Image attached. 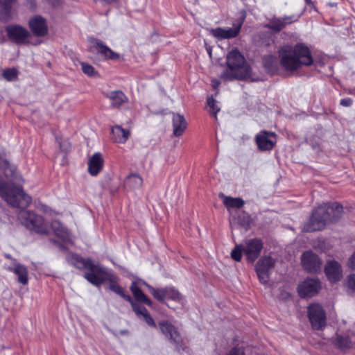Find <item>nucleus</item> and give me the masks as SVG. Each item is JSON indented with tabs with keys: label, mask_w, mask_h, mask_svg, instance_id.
Returning <instances> with one entry per match:
<instances>
[{
	"label": "nucleus",
	"mask_w": 355,
	"mask_h": 355,
	"mask_svg": "<svg viewBox=\"0 0 355 355\" xmlns=\"http://www.w3.org/2000/svg\"><path fill=\"white\" fill-rule=\"evenodd\" d=\"M278 53L281 67L289 71H296L303 66H310L313 62L309 48L303 43L283 46Z\"/></svg>",
	"instance_id": "nucleus-1"
},
{
	"label": "nucleus",
	"mask_w": 355,
	"mask_h": 355,
	"mask_svg": "<svg viewBox=\"0 0 355 355\" xmlns=\"http://www.w3.org/2000/svg\"><path fill=\"white\" fill-rule=\"evenodd\" d=\"M343 212V207L336 202L323 204L318 207L312 213L303 230L306 232L318 231L329 222L336 220Z\"/></svg>",
	"instance_id": "nucleus-2"
},
{
	"label": "nucleus",
	"mask_w": 355,
	"mask_h": 355,
	"mask_svg": "<svg viewBox=\"0 0 355 355\" xmlns=\"http://www.w3.org/2000/svg\"><path fill=\"white\" fill-rule=\"evenodd\" d=\"M228 68L222 73V78L225 80L234 78L245 79L251 74V69L246 63L244 57L237 50L233 49L227 55Z\"/></svg>",
	"instance_id": "nucleus-3"
},
{
	"label": "nucleus",
	"mask_w": 355,
	"mask_h": 355,
	"mask_svg": "<svg viewBox=\"0 0 355 355\" xmlns=\"http://www.w3.org/2000/svg\"><path fill=\"white\" fill-rule=\"evenodd\" d=\"M71 261L76 268L87 270L84 277L94 286L101 285L110 277L105 268L95 264L90 259H85L78 255H72Z\"/></svg>",
	"instance_id": "nucleus-4"
},
{
	"label": "nucleus",
	"mask_w": 355,
	"mask_h": 355,
	"mask_svg": "<svg viewBox=\"0 0 355 355\" xmlns=\"http://www.w3.org/2000/svg\"><path fill=\"white\" fill-rule=\"evenodd\" d=\"M263 245L259 239H247L243 244L235 246L231 252V257L234 260L239 261L243 254L248 261L254 262L260 255Z\"/></svg>",
	"instance_id": "nucleus-5"
},
{
	"label": "nucleus",
	"mask_w": 355,
	"mask_h": 355,
	"mask_svg": "<svg viewBox=\"0 0 355 355\" xmlns=\"http://www.w3.org/2000/svg\"><path fill=\"white\" fill-rule=\"evenodd\" d=\"M0 196L15 207H24L31 202V198L20 187H12L0 179Z\"/></svg>",
	"instance_id": "nucleus-6"
},
{
	"label": "nucleus",
	"mask_w": 355,
	"mask_h": 355,
	"mask_svg": "<svg viewBox=\"0 0 355 355\" xmlns=\"http://www.w3.org/2000/svg\"><path fill=\"white\" fill-rule=\"evenodd\" d=\"M21 223L28 230L40 234H48L49 225L44 217L33 211L21 210L18 215Z\"/></svg>",
	"instance_id": "nucleus-7"
},
{
	"label": "nucleus",
	"mask_w": 355,
	"mask_h": 355,
	"mask_svg": "<svg viewBox=\"0 0 355 355\" xmlns=\"http://www.w3.org/2000/svg\"><path fill=\"white\" fill-rule=\"evenodd\" d=\"M110 289L123 297L125 300L130 303L132 308L135 313L139 317H142L144 320L149 325L153 327H156V324L153 318L149 314L147 309L134 302L129 295H126L124 293L123 289L116 283L111 282L110 285Z\"/></svg>",
	"instance_id": "nucleus-8"
},
{
	"label": "nucleus",
	"mask_w": 355,
	"mask_h": 355,
	"mask_svg": "<svg viewBox=\"0 0 355 355\" xmlns=\"http://www.w3.org/2000/svg\"><path fill=\"white\" fill-rule=\"evenodd\" d=\"M308 317L315 329H321L326 325V313L319 304H312L308 307Z\"/></svg>",
	"instance_id": "nucleus-9"
},
{
	"label": "nucleus",
	"mask_w": 355,
	"mask_h": 355,
	"mask_svg": "<svg viewBox=\"0 0 355 355\" xmlns=\"http://www.w3.org/2000/svg\"><path fill=\"white\" fill-rule=\"evenodd\" d=\"M6 31L8 38L17 44L26 43L30 37L28 30L19 25H9Z\"/></svg>",
	"instance_id": "nucleus-10"
},
{
	"label": "nucleus",
	"mask_w": 355,
	"mask_h": 355,
	"mask_svg": "<svg viewBox=\"0 0 355 355\" xmlns=\"http://www.w3.org/2000/svg\"><path fill=\"white\" fill-rule=\"evenodd\" d=\"M274 265L275 260L270 257H263L257 263L256 272L261 284L268 283L270 271Z\"/></svg>",
	"instance_id": "nucleus-11"
},
{
	"label": "nucleus",
	"mask_w": 355,
	"mask_h": 355,
	"mask_svg": "<svg viewBox=\"0 0 355 355\" xmlns=\"http://www.w3.org/2000/svg\"><path fill=\"white\" fill-rule=\"evenodd\" d=\"M301 262L303 268L308 272L316 273L320 270L321 260L311 251H307L302 254Z\"/></svg>",
	"instance_id": "nucleus-12"
},
{
	"label": "nucleus",
	"mask_w": 355,
	"mask_h": 355,
	"mask_svg": "<svg viewBox=\"0 0 355 355\" xmlns=\"http://www.w3.org/2000/svg\"><path fill=\"white\" fill-rule=\"evenodd\" d=\"M320 287L318 279H306L298 285L297 292L302 297H311L319 292Z\"/></svg>",
	"instance_id": "nucleus-13"
},
{
	"label": "nucleus",
	"mask_w": 355,
	"mask_h": 355,
	"mask_svg": "<svg viewBox=\"0 0 355 355\" xmlns=\"http://www.w3.org/2000/svg\"><path fill=\"white\" fill-rule=\"evenodd\" d=\"M161 332L176 345L182 343V337L178 329L168 320H162L158 323Z\"/></svg>",
	"instance_id": "nucleus-14"
},
{
	"label": "nucleus",
	"mask_w": 355,
	"mask_h": 355,
	"mask_svg": "<svg viewBox=\"0 0 355 355\" xmlns=\"http://www.w3.org/2000/svg\"><path fill=\"white\" fill-rule=\"evenodd\" d=\"M276 143V134L272 132L261 131L256 136V144L261 150H270Z\"/></svg>",
	"instance_id": "nucleus-15"
},
{
	"label": "nucleus",
	"mask_w": 355,
	"mask_h": 355,
	"mask_svg": "<svg viewBox=\"0 0 355 355\" xmlns=\"http://www.w3.org/2000/svg\"><path fill=\"white\" fill-rule=\"evenodd\" d=\"M91 43L92 44V47L105 60H116L119 59L120 55L113 51L103 42L97 39H92Z\"/></svg>",
	"instance_id": "nucleus-16"
},
{
	"label": "nucleus",
	"mask_w": 355,
	"mask_h": 355,
	"mask_svg": "<svg viewBox=\"0 0 355 355\" xmlns=\"http://www.w3.org/2000/svg\"><path fill=\"white\" fill-rule=\"evenodd\" d=\"M324 272L331 283L339 282L343 277L341 265L335 260H330L326 263Z\"/></svg>",
	"instance_id": "nucleus-17"
},
{
	"label": "nucleus",
	"mask_w": 355,
	"mask_h": 355,
	"mask_svg": "<svg viewBox=\"0 0 355 355\" xmlns=\"http://www.w3.org/2000/svg\"><path fill=\"white\" fill-rule=\"evenodd\" d=\"M29 27L32 33L36 36H44L48 33V26L46 19L37 15L29 20Z\"/></svg>",
	"instance_id": "nucleus-18"
},
{
	"label": "nucleus",
	"mask_w": 355,
	"mask_h": 355,
	"mask_svg": "<svg viewBox=\"0 0 355 355\" xmlns=\"http://www.w3.org/2000/svg\"><path fill=\"white\" fill-rule=\"evenodd\" d=\"M12 265L6 266V269L10 272H14L17 276L18 282L26 285L28 282V270L26 266L17 262L15 259H12Z\"/></svg>",
	"instance_id": "nucleus-19"
},
{
	"label": "nucleus",
	"mask_w": 355,
	"mask_h": 355,
	"mask_svg": "<svg viewBox=\"0 0 355 355\" xmlns=\"http://www.w3.org/2000/svg\"><path fill=\"white\" fill-rule=\"evenodd\" d=\"M104 160L100 153L92 155L88 160V172L92 176L98 175L103 169Z\"/></svg>",
	"instance_id": "nucleus-20"
},
{
	"label": "nucleus",
	"mask_w": 355,
	"mask_h": 355,
	"mask_svg": "<svg viewBox=\"0 0 355 355\" xmlns=\"http://www.w3.org/2000/svg\"><path fill=\"white\" fill-rule=\"evenodd\" d=\"M141 280L133 281L130 286V291L135 299L138 302L146 304L148 306L152 305V301L142 292L139 286L144 285Z\"/></svg>",
	"instance_id": "nucleus-21"
},
{
	"label": "nucleus",
	"mask_w": 355,
	"mask_h": 355,
	"mask_svg": "<svg viewBox=\"0 0 355 355\" xmlns=\"http://www.w3.org/2000/svg\"><path fill=\"white\" fill-rule=\"evenodd\" d=\"M54 234L64 242L71 241V236L68 230L58 220H53L50 226Z\"/></svg>",
	"instance_id": "nucleus-22"
},
{
	"label": "nucleus",
	"mask_w": 355,
	"mask_h": 355,
	"mask_svg": "<svg viewBox=\"0 0 355 355\" xmlns=\"http://www.w3.org/2000/svg\"><path fill=\"white\" fill-rule=\"evenodd\" d=\"M187 126L184 117L180 114H173V135L176 137L181 136L185 131Z\"/></svg>",
	"instance_id": "nucleus-23"
},
{
	"label": "nucleus",
	"mask_w": 355,
	"mask_h": 355,
	"mask_svg": "<svg viewBox=\"0 0 355 355\" xmlns=\"http://www.w3.org/2000/svg\"><path fill=\"white\" fill-rule=\"evenodd\" d=\"M106 96L110 100L111 105L116 108L120 107L128 101V97L120 90L112 91Z\"/></svg>",
	"instance_id": "nucleus-24"
},
{
	"label": "nucleus",
	"mask_w": 355,
	"mask_h": 355,
	"mask_svg": "<svg viewBox=\"0 0 355 355\" xmlns=\"http://www.w3.org/2000/svg\"><path fill=\"white\" fill-rule=\"evenodd\" d=\"M294 18V16L285 17L283 18H274L270 20L268 27L275 31H280L286 25L290 24L297 20V19Z\"/></svg>",
	"instance_id": "nucleus-25"
},
{
	"label": "nucleus",
	"mask_w": 355,
	"mask_h": 355,
	"mask_svg": "<svg viewBox=\"0 0 355 355\" xmlns=\"http://www.w3.org/2000/svg\"><path fill=\"white\" fill-rule=\"evenodd\" d=\"M112 134L115 142L124 144L129 138L130 131L116 125L112 128Z\"/></svg>",
	"instance_id": "nucleus-26"
},
{
	"label": "nucleus",
	"mask_w": 355,
	"mask_h": 355,
	"mask_svg": "<svg viewBox=\"0 0 355 355\" xmlns=\"http://www.w3.org/2000/svg\"><path fill=\"white\" fill-rule=\"evenodd\" d=\"M220 197L223 199V204L228 209L232 208L239 209L245 204V202L240 198H232L223 194H220Z\"/></svg>",
	"instance_id": "nucleus-27"
},
{
	"label": "nucleus",
	"mask_w": 355,
	"mask_h": 355,
	"mask_svg": "<svg viewBox=\"0 0 355 355\" xmlns=\"http://www.w3.org/2000/svg\"><path fill=\"white\" fill-rule=\"evenodd\" d=\"M143 180L138 174H130L124 182L125 187L129 189H139L142 186Z\"/></svg>",
	"instance_id": "nucleus-28"
},
{
	"label": "nucleus",
	"mask_w": 355,
	"mask_h": 355,
	"mask_svg": "<svg viewBox=\"0 0 355 355\" xmlns=\"http://www.w3.org/2000/svg\"><path fill=\"white\" fill-rule=\"evenodd\" d=\"M142 283L148 288V291L155 300L162 302H164V300H166L167 287L156 288L151 286L146 282Z\"/></svg>",
	"instance_id": "nucleus-29"
},
{
	"label": "nucleus",
	"mask_w": 355,
	"mask_h": 355,
	"mask_svg": "<svg viewBox=\"0 0 355 355\" xmlns=\"http://www.w3.org/2000/svg\"><path fill=\"white\" fill-rule=\"evenodd\" d=\"M166 300H171L182 306L185 304L184 297L174 287H167Z\"/></svg>",
	"instance_id": "nucleus-30"
},
{
	"label": "nucleus",
	"mask_w": 355,
	"mask_h": 355,
	"mask_svg": "<svg viewBox=\"0 0 355 355\" xmlns=\"http://www.w3.org/2000/svg\"><path fill=\"white\" fill-rule=\"evenodd\" d=\"M0 167L2 168L6 178H9L15 175L16 168L14 166L10 165L7 160L1 159Z\"/></svg>",
	"instance_id": "nucleus-31"
},
{
	"label": "nucleus",
	"mask_w": 355,
	"mask_h": 355,
	"mask_svg": "<svg viewBox=\"0 0 355 355\" xmlns=\"http://www.w3.org/2000/svg\"><path fill=\"white\" fill-rule=\"evenodd\" d=\"M2 76L8 81H13L17 78L18 71L15 68L6 69L3 71Z\"/></svg>",
	"instance_id": "nucleus-32"
},
{
	"label": "nucleus",
	"mask_w": 355,
	"mask_h": 355,
	"mask_svg": "<svg viewBox=\"0 0 355 355\" xmlns=\"http://www.w3.org/2000/svg\"><path fill=\"white\" fill-rule=\"evenodd\" d=\"M243 22H240L236 25H234L232 28H225L227 39L236 37L240 33Z\"/></svg>",
	"instance_id": "nucleus-33"
},
{
	"label": "nucleus",
	"mask_w": 355,
	"mask_h": 355,
	"mask_svg": "<svg viewBox=\"0 0 355 355\" xmlns=\"http://www.w3.org/2000/svg\"><path fill=\"white\" fill-rule=\"evenodd\" d=\"M211 34L218 40L227 39V33L225 28H216L211 30Z\"/></svg>",
	"instance_id": "nucleus-34"
},
{
	"label": "nucleus",
	"mask_w": 355,
	"mask_h": 355,
	"mask_svg": "<svg viewBox=\"0 0 355 355\" xmlns=\"http://www.w3.org/2000/svg\"><path fill=\"white\" fill-rule=\"evenodd\" d=\"M345 285L352 293H355V274L349 275L346 279Z\"/></svg>",
	"instance_id": "nucleus-35"
},
{
	"label": "nucleus",
	"mask_w": 355,
	"mask_h": 355,
	"mask_svg": "<svg viewBox=\"0 0 355 355\" xmlns=\"http://www.w3.org/2000/svg\"><path fill=\"white\" fill-rule=\"evenodd\" d=\"M207 105L213 112L214 116L216 117V114L219 112L220 107L217 105V101L213 98V96L208 98Z\"/></svg>",
	"instance_id": "nucleus-36"
},
{
	"label": "nucleus",
	"mask_w": 355,
	"mask_h": 355,
	"mask_svg": "<svg viewBox=\"0 0 355 355\" xmlns=\"http://www.w3.org/2000/svg\"><path fill=\"white\" fill-rule=\"evenodd\" d=\"M11 17L10 6L2 8L0 11V19L4 21H8Z\"/></svg>",
	"instance_id": "nucleus-37"
},
{
	"label": "nucleus",
	"mask_w": 355,
	"mask_h": 355,
	"mask_svg": "<svg viewBox=\"0 0 355 355\" xmlns=\"http://www.w3.org/2000/svg\"><path fill=\"white\" fill-rule=\"evenodd\" d=\"M81 67H82L83 71L85 74H87V75H88L89 76H94L96 71H95L94 68L92 65H90V64H87V63H85V62H82L81 63Z\"/></svg>",
	"instance_id": "nucleus-38"
},
{
	"label": "nucleus",
	"mask_w": 355,
	"mask_h": 355,
	"mask_svg": "<svg viewBox=\"0 0 355 355\" xmlns=\"http://www.w3.org/2000/svg\"><path fill=\"white\" fill-rule=\"evenodd\" d=\"M351 343H352V341L349 340V338L348 337H347V338L338 337L336 344L340 348H347V347H349Z\"/></svg>",
	"instance_id": "nucleus-39"
},
{
	"label": "nucleus",
	"mask_w": 355,
	"mask_h": 355,
	"mask_svg": "<svg viewBox=\"0 0 355 355\" xmlns=\"http://www.w3.org/2000/svg\"><path fill=\"white\" fill-rule=\"evenodd\" d=\"M227 355H245V354L243 347H235Z\"/></svg>",
	"instance_id": "nucleus-40"
},
{
	"label": "nucleus",
	"mask_w": 355,
	"mask_h": 355,
	"mask_svg": "<svg viewBox=\"0 0 355 355\" xmlns=\"http://www.w3.org/2000/svg\"><path fill=\"white\" fill-rule=\"evenodd\" d=\"M347 266L352 270H355V251L349 257L347 261Z\"/></svg>",
	"instance_id": "nucleus-41"
},
{
	"label": "nucleus",
	"mask_w": 355,
	"mask_h": 355,
	"mask_svg": "<svg viewBox=\"0 0 355 355\" xmlns=\"http://www.w3.org/2000/svg\"><path fill=\"white\" fill-rule=\"evenodd\" d=\"M340 104L344 107H349L352 104V100L350 98H346L340 100Z\"/></svg>",
	"instance_id": "nucleus-42"
},
{
	"label": "nucleus",
	"mask_w": 355,
	"mask_h": 355,
	"mask_svg": "<svg viewBox=\"0 0 355 355\" xmlns=\"http://www.w3.org/2000/svg\"><path fill=\"white\" fill-rule=\"evenodd\" d=\"M15 0H0V6L3 8L6 6H11V4Z\"/></svg>",
	"instance_id": "nucleus-43"
},
{
	"label": "nucleus",
	"mask_w": 355,
	"mask_h": 355,
	"mask_svg": "<svg viewBox=\"0 0 355 355\" xmlns=\"http://www.w3.org/2000/svg\"><path fill=\"white\" fill-rule=\"evenodd\" d=\"M220 85V82L218 80H212L211 81V85L214 89H216Z\"/></svg>",
	"instance_id": "nucleus-44"
},
{
	"label": "nucleus",
	"mask_w": 355,
	"mask_h": 355,
	"mask_svg": "<svg viewBox=\"0 0 355 355\" xmlns=\"http://www.w3.org/2000/svg\"><path fill=\"white\" fill-rule=\"evenodd\" d=\"M207 52L209 53V57L211 58V48L209 46L207 47Z\"/></svg>",
	"instance_id": "nucleus-45"
},
{
	"label": "nucleus",
	"mask_w": 355,
	"mask_h": 355,
	"mask_svg": "<svg viewBox=\"0 0 355 355\" xmlns=\"http://www.w3.org/2000/svg\"><path fill=\"white\" fill-rule=\"evenodd\" d=\"M6 257L8 259H11V257L10 254H6Z\"/></svg>",
	"instance_id": "nucleus-46"
}]
</instances>
